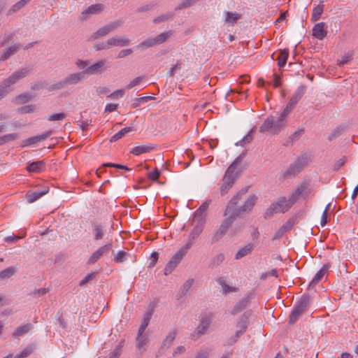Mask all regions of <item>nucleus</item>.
I'll use <instances>...</instances> for the list:
<instances>
[{
  "label": "nucleus",
  "instance_id": "nucleus-1",
  "mask_svg": "<svg viewBox=\"0 0 358 358\" xmlns=\"http://www.w3.org/2000/svg\"><path fill=\"white\" fill-rule=\"evenodd\" d=\"M310 189L308 187L307 184L303 183L296 188L288 199L285 196H281L275 202L272 203L266 209L264 217L268 219L271 218L275 214L286 213L300 197L308 199L310 196Z\"/></svg>",
  "mask_w": 358,
  "mask_h": 358
},
{
  "label": "nucleus",
  "instance_id": "nucleus-2",
  "mask_svg": "<svg viewBox=\"0 0 358 358\" xmlns=\"http://www.w3.org/2000/svg\"><path fill=\"white\" fill-rule=\"evenodd\" d=\"M248 188H243L238 191L233 197L230 199L227 204H231L233 210H235L234 213L239 216L242 213H248L252 210L256 203L257 202V196L255 194L250 195L248 199L245 201L244 203L238 207V203L242 199L243 196L247 193Z\"/></svg>",
  "mask_w": 358,
  "mask_h": 358
},
{
  "label": "nucleus",
  "instance_id": "nucleus-3",
  "mask_svg": "<svg viewBox=\"0 0 358 358\" xmlns=\"http://www.w3.org/2000/svg\"><path fill=\"white\" fill-rule=\"evenodd\" d=\"M241 156H239L227 169L220 185V194L222 196L227 194L238 176L236 171L237 164L241 162Z\"/></svg>",
  "mask_w": 358,
  "mask_h": 358
},
{
  "label": "nucleus",
  "instance_id": "nucleus-4",
  "mask_svg": "<svg viewBox=\"0 0 358 358\" xmlns=\"http://www.w3.org/2000/svg\"><path fill=\"white\" fill-rule=\"evenodd\" d=\"M287 122L281 115L278 117L268 116L259 128L261 133L270 132L273 134H278L286 127Z\"/></svg>",
  "mask_w": 358,
  "mask_h": 358
},
{
  "label": "nucleus",
  "instance_id": "nucleus-5",
  "mask_svg": "<svg viewBox=\"0 0 358 358\" xmlns=\"http://www.w3.org/2000/svg\"><path fill=\"white\" fill-rule=\"evenodd\" d=\"M310 296L303 295L300 300L294 305L289 315V323L294 324L305 313L309 305Z\"/></svg>",
  "mask_w": 358,
  "mask_h": 358
},
{
  "label": "nucleus",
  "instance_id": "nucleus-6",
  "mask_svg": "<svg viewBox=\"0 0 358 358\" xmlns=\"http://www.w3.org/2000/svg\"><path fill=\"white\" fill-rule=\"evenodd\" d=\"M214 317V314L210 312L203 313L201 315L199 324L196 328L192 336L196 335L198 337L206 333L209 328L212 320Z\"/></svg>",
  "mask_w": 358,
  "mask_h": 358
},
{
  "label": "nucleus",
  "instance_id": "nucleus-7",
  "mask_svg": "<svg viewBox=\"0 0 358 358\" xmlns=\"http://www.w3.org/2000/svg\"><path fill=\"white\" fill-rule=\"evenodd\" d=\"M122 21L117 20L115 22H113L110 24H106V26L99 29L96 32H94L90 37V41H94L96 39H98L99 38H101L103 36H106L109 33L112 32L113 31L115 30L117 28H118L122 24Z\"/></svg>",
  "mask_w": 358,
  "mask_h": 358
},
{
  "label": "nucleus",
  "instance_id": "nucleus-8",
  "mask_svg": "<svg viewBox=\"0 0 358 358\" xmlns=\"http://www.w3.org/2000/svg\"><path fill=\"white\" fill-rule=\"evenodd\" d=\"M306 164L304 158H298L294 163L291 164L287 169L283 173L282 177L285 179L294 177L303 169Z\"/></svg>",
  "mask_w": 358,
  "mask_h": 358
},
{
  "label": "nucleus",
  "instance_id": "nucleus-9",
  "mask_svg": "<svg viewBox=\"0 0 358 358\" xmlns=\"http://www.w3.org/2000/svg\"><path fill=\"white\" fill-rule=\"evenodd\" d=\"M231 204H227L226 206L223 216L224 219L222 220L220 227L228 231L229 228L231 227L234 220L237 217H238L236 213H234L235 210H233L232 207H231Z\"/></svg>",
  "mask_w": 358,
  "mask_h": 358
},
{
  "label": "nucleus",
  "instance_id": "nucleus-10",
  "mask_svg": "<svg viewBox=\"0 0 358 358\" xmlns=\"http://www.w3.org/2000/svg\"><path fill=\"white\" fill-rule=\"evenodd\" d=\"M248 317L246 316V314L245 313L241 318L240 320L238 322L236 327L239 329L236 331L235 335L230 338H229L227 341L228 345H233L234 344L238 339L245 332L247 328H248Z\"/></svg>",
  "mask_w": 358,
  "mask_h": 358
},
{
  "label": "nucleus",
  "instance_id": "nucleus-11",
  "mask_svg": "<svg viewBox=\"0 0 358 358\" xmlns=\"http://www.w3.org/2000/svg\"><path fill=\"white\" fill-rule=\"evenodd\" d=\"M29 68H22L15 71L13 74H11L8 78L3 80V85L7 86L8 88L18 82L20 80L25 78L29 73Z\"/></svg>",
  "mask_w": 358,
  "mask_h": 358
},
{
  "label": "nucleus",
  "instance_id": "nucleus-12",
  "mask_svg": "<svg viewBox=\"0 0 358 358\" xmlns=\"http://www.w3.org/2000/svg\"><path fill=\"white\" fill-rule=\"evenodd\" d=\"M303 90L298 89L290 98L286 107L281 113V115L286 119L287 116L291 113V111L295 108L299 101L301 99L303 95Z\"/></svg>",
  "mask_w": 358,
  "mask_h": 358
},
{
  "label": "nucleus",
  "instance_id": "nucleus-13",
  "mask_svg": "<svg viewBox=\"0 0 358 358\" xmlns=\"http://www.w3.org/2000/svg\"><path fill=\"white\" fill-rule=\"evenodd\" d=\"M111 250V243L106 244L100 248H99L96 250H95L90 257L87 260V264L90 265L94 264L96 262H98L103 256L109 253Z\"/></svg>",
  "mask_w": 358,
  "mask_h": 358
},
{
  "label": "nucleus",
  "instance_id": "nucleus-14",
  "mask_svg": "<svg viewBox=\"0 0 358 358\" xmlns=\"http://www.w3.org/2000/svg\"><path fill=\"white\" fill-rule=\"evenodd\" d=\"M185 255L178 250L170 259L164 268L165 275H168L177 266V265L182 260Z\"/></svg>",
  "mask_w": 358,
  "mask_h": 358
},
{
  "label": "nucleus",
  "instance_id": "nucleus-15",
  "mask_svg": "<svg viewBox=\"0 0 358 358\" xmlns=\"http://www.w3.org/2000/svg\"><path fill=\"white\" fill-rule=\"evenodd\" d=\"M92 223V233L95 241H99L103 238L105 235V227L100 222L94 220Z\"/></svg>",
  "mask_w": 358,
  "mask_h": 358
},
{
  "label": "nucleus",
  "instance_id": "nucleus-16",
  "mask_svg": "<svg viewBox=\"0 0 358 358\" xmlns=\"http://www.w3.org/2000/svg\"><path fill=\"white\" fill-rule=\"evenodd\" d=\"M85 76L84 71L71 73L64 78V83L66 86L77 85L85 79Z\"/></svg>",
  "mask_w": 358,
  "mask_h": 358
},
{
  "label": "nucleus",
  "instance_id": "nucleus-17",
  "mask_svg": "<svg viewBox=\"0 0 358 358\" xmlns=\"http://www.w3.org/2000/svg\"><path fill=\"white\" fill-rule=\"evenodd\" d=\"M103 9V6L101 3L92 4L86 10H83L80 15L81 20H86L90 15L101 13Z\"/></svg>",
  "mask_w": 358,
  "mask_h": 358
},
{
  "label": "nucleus",
  "instance_id": "nucleus-18",
  "mask_svg": "<svg viewBox=\"0 0 358 358\" xmlns=\"http://www.w3.org/2000/svg\"><path fill=\"white\" fill-rule=\"evenodd\" d=\"M106 69V62L104 60L99 61L98 62L89 66L84 70L85 75H94L101 73Z\"/></svg>",
  "mask_w": 358,
  "mask_h": 358
},
{
  "label": "nucleus",
  "instance_id": "nucleus-19",
  "mask_svg": "<svg viewBox=\"0 0 358 358\" xmlns=\"http://www.w3.org/2000/svg\"><path fill=\"white\" fill-rule=\"evenodd\" d=\"M205 222V219L203 218L196 220L193 219L192 224L194 225V227L189 234L192 239H196L199 236L204 228Z\"/></svg>",
  "mask_w": 358,
  "mask_h": 358
},
{
  "label": "nucleus",
  "instance_id": "nucleus-20",
  "mask_svg": "<svg viewBox=\"0 0 358 358\" xmlns=\"http://www.w3.org/2000/svg\"><path fill=\"white\" fill-rule=\"evenodd\" d=\"M327 25L324 22L316 24L313 28V36L319 40H322L327 36Z\"/></svg>",
  "mask_w": 358,
  "mask_h": 358
},
{
  "label": "nucleus",
  "instance_id": "nucleus-21",
  "mask_svg": "<svg viewBox=\"0 0 358 358\" xmlns=\"http://www.w3.org/2000/svg\"><path fill=\"white\" fill-rule=\"evenodd\" d=\"M155 149V145L152 143H147L135 146L131 150V153L136 156H139L144 153L150 152Z\"/></svg>",
  "mask_w": 358,
  "mask_h": 358
},
{
  "label": "nucleus",
  "instance_id": "nucleus-22",
  "mask_svg": "<svg viewBox=\"0 0 358 358\" xmlns=\"http://www.w3.org/2000/svg\"><path fill=\"white\" fill-rule=\"evenodd\" d=\"M52 131H48L42 134L41 135L35 136L31 138H29L23 141V146H29L33 144H36L37 143L41 142L48 137H50L52 134Z\"/></svg>",
  "mask_w": 358,
  "mask_h": 358
},
{
  "label": "nucleus",
  "instance_id": "nucleus-23",
  "mask_svg": "<svg viewBox=\"0 0 358 358\" xmlns=\"http://www.w3.org/2000/svg\"><path fill=\"white\" fill-rule=\"evenodd\" d=\"M330 267L329 264H325L322 266V267L317 271L315 274L313 280L310 281L309 284L310 287H314L327 273V271Z\"/></svg>",
  "mask_w": 358,
  "mask_h": 358
},
{
  "label": "nucleus",
  "instance_id": "nucleus-24",
  "mask_svg": "<svg viewBox=\"0 0 358 358\" xmlns=\"http://www.w3.org/2000/svg\"><path fill=\"white\" fill-rule=\"evenodd\" d=\"M26 169L29 173H41L45 169V162L44 160L33 162L27 166Z\"/></svg>",
  "mask_w": 358,
  "mask_h": 358
},
{
  "label": "nucleus",
  "instance_id": "nucleus-25",
  "mask_svg": "<svg viewBox=\"0 0 358 358\" xmlns=\"http://www.w3.org/2000/svg\"><path fill=\"white\" fill-rule=\"evenodd\" d=\"M130 43V41L128 38L119 37V36H115L113 38H110L108 39V44L110 45V48L114 46H127L129 45Z\"/></svg>",
  "mask_w": 358,
  "mask_h": 358
},
{
  "label": "nucleus",
  "instance_id": "nucleus-26",
  "mask_svg": "<svg viewBox=\"0 0 358 358\" xmlns=\"http://www.w3.org/2000/svg\"><path fill=\"white\" fill-rule=\"evenodd\" d=\"M48 192V189L42 191L28 192L26 194L27 200L29 203H33L43 195L46 194Z\"/></svg>",
  "mask_w": 358,
  "mask_h": 358
},
{
  "label": "nucleus",
  "instance_id": "nucleus-27",
  "mask_svg": "<svg viewBox=\"0 0 358 358\" xmlns=\"http://www.w3.org/2000/svg\"><path fill=\"white\" fill-rule=\"evenodd\" d=\"M253 250V244L252 243H248L245 245L244 247L240 248L237 253L235 255L236 259H240L245 256H247L248 255L250 254L252 251Z\"/></svg>",
  "mask_w": 358,
  "mask_h": 358
},
{
  "label": "nucleus",
  "instance_id": "nucleus-28",
  "mask_svg": "<svg viewBox=\"0 0 358 358\" xmlns=\"http://www.w3.org/2000/svg\"><path fill=\"white\" fill-rule=\"evenodd\" d=\"M209 206V202H204L194 213V220H201V218L206 220V212Z\"/></svg>",
  "mask_w": 358,
  "mask_h": 358
},
{
  "label": "nucleus",
  "instance_id": "nucleus-29",
  "mask_svg": "<svg viewBox=\"0 0 358 358\" xmlns=\"http://www.w3.org/2000/svg\"><path fill=\"white\" fill-rule=\"evenodd\" d=\"M20 48V45L15 44L3 50V54L0 56V60L5 61L11 55H14Z\"/></svg>",
  "mask_w": 358,
  "mask_h": 358
},
{
  "label": "nucleus",
  "instance_id": "nucleus-30",
  "mask_svg": "<svg viewBox=\"0 0 358 358\" xmlns=\"http://www.w3.org/2000/svg\"><path fill=\"white\" fill-rule=\"evenodd\" d=\"M288 56V49H284L279 52L278 56L276 59V60L278 61V66H279V68H282L286 64Z\"/></svg>",
  "mask_w": 358,
  "mask_h": 358
},
{
  "label": "nucleus",
  "instance_id": "nucleus-31",
  "mask_svg": "<svg viewBox=\"0 0 358 358\" xmlns=\"http://www.w3.org/2000/svg\"><path fill=\"white\" fill-rule=\"evenodd\" d=\"M32 326L31 324H26L18 327L13 334V336L15 338L22 336L27 334L31 329Z\"/></svg>",
  "mask_w": 358,
  "mask_h": 358
},
{
  "label": "nucleus",
  "instance_id": "nucleus-32",
  "mask_svg": "<svg viewBox=\"0 0 358 358\" xmlns=\"http://www.w3.org/2000/svg\"><path fill=\"white\" fill-rule=\"evenodd\" d=\"M152 310H150L144 314L142 324H141L139 329H138V331H140L141 334L144 333L145 329L148 326L150 319L152 317Z\"/></svg>",
  "mask_w": 358,
  "mask_h": 358
},
{
  "label": "nucleus",
  "instance_id": "nucleus-33",
  "mask_svg": "<svg viewBox=\"0 0 358 358\" xmlns=\"http://www.w3.org/2000/svg\"><path fill=\"white\" fill-rule=\"evenodd\" d=\"M248 303V299H244L240 301L238 303H237L234 306L233 309L231 310V315H236L239 312H241L243 310H244L247 307Z\"/></svg>",
  "mask_w": 358,
  "mask_h": 358
},
{
  "label": "nucleus",
  "instance_id": "nucleus-34",
  "mask_svg": "<svg viewBox=\"0 0 358 358\" xmlns=\"http://www.w3.org/2000/svg\"><path fill=\"white\" fill-rule=\"evenodd\" d=\"M172 34H173L172 31H168L162 33V34L157 35V36H155L154 38H155L157 45H160V44L164 43L165 41H166L168 40V38H169L171 37Z\"/></svg>",
  "mask_w": 358,
  "mask_h": 358
},
{
  "label": "nucleus",
  "instance_id": "nucleus-35",
  "mask_svg": "<svg viewBox=\"0 0 358 358\" xmlns=\"http://www.w3.org/2000/svg\"><path fill=\"white\" fill-rule=\"evenodd\" d=\"M131 131H133V128H131L130 127H124V128L122 129L121 130H120L117 133H116L111 137L110 142H115V141L122 138L126 134H127Z\"/></svg>",
  "mask_w": 358,
  "mask_h": 358
},
{
  "label": "nucleus",
  "instance_id": "nucleus-36",
  "mask_svg": "<svg viewBox=\"0 0 358 358\" xmlns=\"http://www.w3.org/2000/svg\"><path fill=\"white\" fill-rule=\"evenodd\" d=\"M241 17V15L236 13L229 11L225 13V21L230 24L235 23Z\"/></svg>",
  "mask_w": 358,
  "mask_h": 358
},
{
  "label": "nucleus",
  "instance_id": "nucleus-37",
  "mask_svg": "<svg viewBox=\"0 0 358 358\" xmlns=\"http://www.w3.org/2000/svg\"><path fill=\"white\" fill-rule=\"evenodd\" d=\"M324 10V5L321 2L319 5L315 6L313 10L312 19L314 21H317L320 19L321 15Z\"/></svg>",
  "mask_w": 358,
  "mask_h": 358
},
{
  "label": "nucleus",
  "instance_id": "nucleus-38",
  "mask_svg": "<svg viewBox=\"0 0 358 358\" xmlns=\"http://www.w3.org/2000/svg\"><path fill=\"white\" fill-rule=\"evenodd\" d=\"M217 282L222 286L224 294H227L229 292H236V288L227 285L223 278H218Z\"/></svg>",
  "mask_w": 358,
  "mask_h": 358
},
{
  "label": "nucleus",
  "instance_id": "nucleus-39",
  "mask_svg": "<svg viewBox=\"0 0 358 358\" xmlns=\"http://www.w3.org/2000/svg\"><path fill=\"white\" fill-rule=\"evenodd\" d=\"M176 335H177L176 330L174 329V330H171V331H169V333L168 334V335L166 336V337L165 338V339L163 341V345L169 347L172 344L174 339L176 338Z\"/></svg>",
  "mask_w": 358,
  "mask_h": 358
},
{
  "label": "nucleus",
  "instance_id": "nucleus-40",
  "mask_svg": "<svg viewBox=\"0 0 358 358\" xmlns=\"http://www.w3.org/2000/svg\"><path fill=\"white\" fill-rule=\"evenodd\" d=\"M227 231L219 226V227L215 231L213 237L212 242L215 243L220 241L227 234Z\"/></svg>",
  "mask_w": 358,
  "mask_h": 358
},
{
  "label": "nucleus",
  "instance_id": "nucleus-41",
  "mask_svg": "<svg viewBox=\"0 0 358 358\" xmlns=\"http://www.w3.org/2000/svg\"><path fill=\"white\" fill-rule=\"evenodd\" d=\"M136 341H137V347H138V348L141 349L145 345L147 344V343L148 341V338L146 336V335L144 334V333H141V334L140 331H138V336H137V338H136Z\"/></svg>",
  "mask_w": 358,
  "mask_h": 358
},
{
  "label": "nucleus",
  "instance_id": "nucleus-42",
  "mask_svg": "<svg viewBox=\"0 0 358 358\" xmlns=\"http://www.w3.org/2000/svg\"><path fill=\"white\" fill-rule=\"evenodd\" d=\"M157 45L155 38H148L142 41L138 46L137 48L147 49Z\"/></svg>",
  "mask_w": 358,
  "mask_h": 358
},
{
  "label": "nucleus",
  "instance_id": "nucleus-43",
  "mask_svg": "<svg viewBox=\"0 0 358 358\" xmlns=\"http://www.w3.org/2000/svg\"><path fill=\"white\" fill-rule=\"evenodd\" d=\"M199 0H183L182 3L176 7L175 10H180L184 8H187L194 5Z\"/></svg>",
  "mask_w": 358,
  "mask_h": 358
},
{
  "label": "nucleus",
  "instance_id": "nucleus-44",
  "mask_svg": "<svg viewBox=\"0 0 358 358\" xmlns=\"http://www.w3.org/2000/svg\"><path fill=\"white\" fill-rule=\"evenodd\" d=\"M18 138L17 134H8L3 135L0 137V145H3L6 143L15 141Z\"/></svg>",
  "mask_w": 358,
  "mask_h": 358
},
{
  "label": "nucleus",
  "instance_id": "nucleus-45",
  "mask_svg": "<svg viewBox=\"0 0 358 358\" xmlns=\"http://www.w3.org/2000/svg\"><path fill=\"white\" fill-rule=\"evenodd\" d=\"M34 350V347L32 345L28 346L24 348L20 353L16 355L13 358H26L30 355Z\"/></svg>",
  "mask_w": 358,
  "mask_h": 358
},
{
  "label": "nucleus",
  "instance_id": "nucleus-46",
  "mask_svg": "<svg viewBox=\"0 0 358 358\" xmlns=\"http://www.w3.org/2000/svg\"><path fill=\"white\" fill-rule=\"evenodd\" d=\"M15 273V269L13 267H8L0 272V279L8 278L12 276Z\"/></svg>",
  "mask_w": 358,
  "mask_h": 358
},
{
  "label": "nucleus",
  "instance_id": "nucleus-47",
  "mask_svg": "<svg viewBox=\"0 0 358 358\" xmlns=\"http://www.w3.org/2000/svg\"><path fill=\"white\" fill-rule=\"evenodd\" d=\"M195 239H192L191 236L189 235L188 239L185 244L179 250L182 252L185 255L187 254V251L191 248L193 245Z\"/></svg>",
  "mask_w": 358,
  "mask_h": 358
},
{
  "label": "nucleus",
  "instance_id": "nucleus-48",
  "mask_svg": "<svg viewBox=\"0 0 358 358\" xmlns=\"http://www.w3.org/2000/svg\"><path fill=\"white\" fill-rule=\"evenodd\" d=\"M195 239H192L191 236L189 235L188 239L185 244L179 250L182 252L185 255L187 254V251L191 248L193 245Z\"/></svg>",
  "mask_w": 358,
  "mask_h": 358
},
{
  "label": "nucleus",
  "instance_id": "nucleus-49",
  "mask_svg": "<svg viewBox=\"0 0 358 358\" xmlns=\"http://www.w3.org/2000/svg\"><path fill=\"white\" fill-rule=\"evenodd\" d=\"M330 206H331V204L329 203L326 206L325 210H324V212L322 213V218H321V222H320V224H321V225L322 227L325 226L328 223V222L329 220V219L328 217V212H329V210L330 209Z\"/></svg>",
  "mask_w": 358,
  "mask_h": 358
},
{
  "label": "nucleus",
  "instance_id": "nucleus-50",
  "mask_svg": "<svg viewBox=\"0 0 358 358\" xmlns=\"http://www.w3.org/2000/svg\"><path fill=\"white\" fill-rule=\"evenodd\" d=\"M33 98V96L30 94H22L16 97V100L20 103H24L30 101Z\"/></svg>",
  "mask_w": 358,
  "mask_h": 358
},
{
  "label": "nucleus",
  "instance_id": "nucleus-51",
  "mask_svg": "<svg viewBox=\"0 0 358 358\" xmlns=\"http://www.w3.org/2000/svg\"><path fill=\"white\" fill-rule=\"evenodd\" d=\"M129 254L124 251H119L114 258V261L117 263H122L125 261Z\"/></svg>",
  "mask_w": 358,
  "mask_h": 358
},
{
  "label": "nucleus",
  "instance_id": "nucleus-52",
  "mask_svg": "<svg viewBox=\"0 0 358 358\" xmlns=\"http://www.w3.org/2000/svg\"><path fill=\"white\" fill-rule=\"evenodd\" d=\"M29 1V0H21L18 1L11 7L10 11L17 12V10L23 8Z\"/></svg>",
  "mask_w": 358,
  "mask_h": 358
},
{
  "label": "nucleus",
  "instance_id": "nucleus-53",
  "mask_svg": "<svg viewBox=\"0 0 358 358\" xmlns=\"http://www.w3.org/2000/svg\"><path fill=\"white\" fill-rule=\"evenodd\" d=\"M194 284V280L193 279H188L182 285V294H186L189 290L191 289L192 286Z\"/></svg>",
  "mask_w": 358,
  "mask_h": 358
},
{
  "label": "nucleus",
  "instance_id": "nucleus-54",
  "mask_svg": "<svg viewBox=\"0 0 358 358\" xmlns=\"http://www.w3.org/2000/svg\"><path fill=\"white\" fill-rule=\"evenodd\" d=\"M36 109L34 105H27L22 106L18 109V112L22 114L29 113L33 112Z\"/></svg>",
  "mask_w": 358,
  "mask_h": 358
},
{
  "label": "nucleus",
  "instance_id": "nucleus-55",
  "mask_svg": "<svg viewBox=\"0 0 358 358\" xmlns=\"http://www.w3.org/2000/svg\"><path fill=\"white\" fill-rule=\"evenodd\" d=\"M143 80V77L142 76H138V77H136V78H134V80H132L126 87V88L127 90H130L136 86H137L138 85H139L141 83V82Z\"/></svg>",
  "mask_w": 358,
  "mask_h": 358
},
{
  "label": "nucleus",
  "instance_id": "nucleus-56",
  "mask_svg": "<svg viewBox=\"0 0 358 358\" xmlns=\"http://www.w3.org/2000/svg\"><path fill=\"white\" fill-rule=\"evenodd\" d=\"M224 258L225 257L224 254H218L213 257L212 264L213 266H218L224 260Z\"/></svg>",
  "mask_w": 358,
  "mask_h": 358
},
{
  "label": "nucleus",
  "instance_id": "nucleus-57",
  "mask_svg": "<svg viewBox=\"0 0 358 358\" xmlns=\"http://www.w3.org/2000/svg\"><path fill=\"white\" fill-rule=\"evenodd\" d=\"M254 129H251L250 131L239 142L241 145H244L245 143H250L253 139Z\"/></svg>",
  "mask_w": 358,
  "mask_h": 358
},
{
  "label": "nucleus",
  "instance_id": "nucleus-58",
  "mask_svg": "<svg viewBox=\"0 0 358 358\" xmlns=\"http://www.w3.org/2000/svg\"><path fill=\"white\" fill-rule=\"evenodd\" d=\"M66 117V115L64 113H55L50 115L48 117L49 121L62 120Z\"/></svg>",
  "mask_w": 358,
  "mask_h": 358
},
{
  "label": "nucleus",
  "instance_id": "nucleus-59",
  "mask_svg": "<svg viewBox=\"0 0 358 358\" xmlns=\"http://www.w3.org/2000/svg\"><path fill=\"white\" fill-rule=\"evenodd\" d=\"M210 350L202 349L195 356V358H208L210 354Z\"/></svg>",
  "mask_w": 358,
  "mask_h": 358
},
{
  "label": "nucleus",
  "instance_id": "nucleus-60",
  "mask_svg": "<svg viewBox=\"0 0 358 358\" xmlns=\"http://www.w3.org/2000/svg\"><path fill=\"white\" fill-rule=\"evenodd\" d=\"M9 92V88L3 85L2 81L0 84V100L5 97Z\"/></svg>",
  "mask_w": 358,
  "mask_h": 358
},
{
  "label": "nucleus",
  "instance_id": "nucleus-61",
  "mask_svg": "<svg viewBox=\"0 0 358 358\" xmlns=\"http://www.w3.org/2000/svg\"><path fill=\"white\" fill-rule=\"evenodd\" d=\"M66 86V85L64 83V80L63 79V80L59 81L58 83L51 85L50 89L51 90H58L62 89L63 87H64Z\"/></svg>",
  "mask_w": 358,
  "mask_h": 358
},
{
  "label": "nucleus",
  "instance_id": "nucleus-62",
  "mask_svg": "<svg viewBox=\"0 0 358 358\" xmlns=\"http://www.w3.org/2000/svg\"><path fill=\"white\" fill-rule=\"evenodd\" d=\"M76 65L79 69H81L83 71H84L89 66L87 61H84L81 59H78L76 62Z\"/></svg>",
  "mask_w": 358,
  "mask_h": 358
},
{
  "label": "nucleus",
  "instance_id": "nucleus-63",
  "mask_svg": "<svg viewBox=\"0 0 358 358\" xmlns=\"http://www.w3.org/2000/svg\"><path fill=\"white\" fill-rule=\"evenodd\" d=\"M124 90H117L113 92V93L110 94L108 96L111 99H117L121 98L124 96Z\"/></svg>",
  "mask_w": 358,
  "mask_h": 358
},
{
  "label": "nucleus",
  "instance_id": "nucleus-64",
  "mask_svg": "<svg viewBox=\"0 0 358 358\" xmlns=\"http://www.w3.org/2000/svg\"><path fill=\"white\" fill-rule=\"evenodd\" d=\"M304 130L303 129H299L297 131H296L294 133H293L291 136L290 139L292 141H294L298 140L303 134Z\"/></svg>",
  "mask_w": 358,
  "mask_h": 358
}]
</instances>
